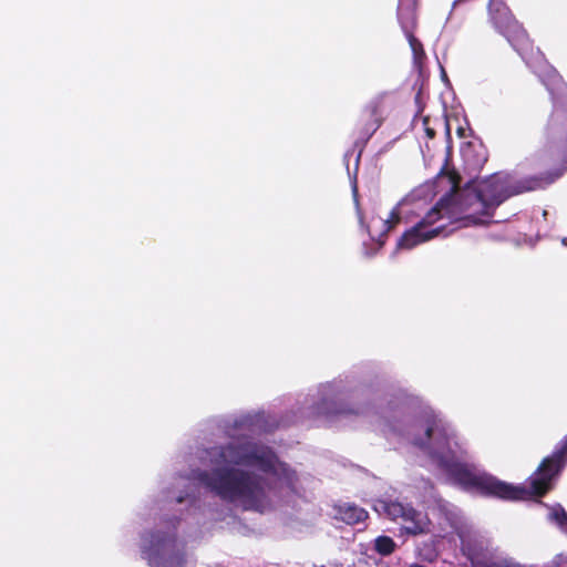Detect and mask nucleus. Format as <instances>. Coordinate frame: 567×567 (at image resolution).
Here are the masks:
<instances>
[{
    "label": "nucleus",
    "mask_w": 567,
    "mask_h": 567,
    "mask_svg": "<svg viewBox=\"0 0 567 567\" xmlns=\"http://www.w3.org/2000/svg\"><path fill=\"white\" fill-rule=\"evenodd\" d=\"M382 508L391 520H401V534L409 536L425 535L431 532V520L425 513L414 508L411 504L398 501L382 502Z\"/></svg>",
    "instance_id": "obj_8"
},
{
    "label": "nucleus",
    "mask_w": 567,
    "mask_h": 567,
    "mask_svg": "<svg viewBox=\"0 0 567 567\" xmlns=\"http://www.w3.org/2000/svg\"><path fill=\"white\" fill-rule=\"evenodd\" d=\"M198 478L221 499L240 501L246 511L264 513L270 506L268 482L261 475L241 468L220 467L202 472Z\"/></svg>",
    "instance_id": "obj_2"
},
{
    "label": "nucleus",
    "mask_w": 567,
    "mask_h": 567,
    "mask_svg": "<svg viewBox=\"0 0 567 567\" xmlns=\"http://www.w3.org/2000/svg\"><path fill=\"white\" fill-rule=\"evenodd\" d=\"M487 14L492 27L506 38L523 60L529 62L542 55L540 50L534 45L527 31L504 0H488Z\"/></svg>",
    "instance_id": "obj_5"
},
{
    "label": "nucleus",
    "mask_w": 567,
    "mask_h": 567,
    "mask_svg": "<svg viewBox=\"0 0 567 567\" xmlns=\"http://www.w3.org/2000/svg\"><path fill=\"white\" fill-rule=\"evenodd\" d=\"M556 446L567 456V435Z\"/></svg>",
    "instance_id": "obj_22"
},
{
    "label": "nucleus",
    "mask_w": 567,
    "mask_h": 567,
    "mask_svg": "<svg viewBox=\"0 0 567 567\" xmlns=\"http://www.w3.org/2000/svg\"><path fill=\"white\" fill-rule=\"evenodd\" d=\"M423 436H415L413 444L425 451L437 467L465 489H475L485 496L504 501H524L543 497L554 488L555 481L567 465V456L557 446L543 458L535 473L529 477V486L513 485L487 473H476L461 463L451 447L450 435L444 422L434 414H426L417 421Z\"/></svg>",
    "instance_id": "obj_1"
},
{
    "label": "nucleus",
    "mask_w": 567,
    "mask_h": 567,
    "mask_svg": "<svg viewBox=\"0 0 567 567\" xmlns=\"http://www.w3.org/2000/svg\"><path fill=\"white\" fill-rule=\"evenodd\" d=\"M551 517L558 523L560 526L567 525V512L561 507L558 506L555 508L551 513Z\"/></svg>",
    "instance_id": "obj_19"
},
{
    "label": "nucleus",
    "mask_w": 567,
    "mask_h": 567,
    "mask_svg": "<svg viewBox=\"0 0 567 567\" xmlns=\"http://www.w3.org/2000/svg\"><path fill=\"white\" fill-rule=\"evenodd\" d=\"M464 161L472 166L473 169H481L487 162L486 151L482 147L468 145L463 152Z\"/></svg>",
    "instance_id": "obj_14"
},
{
    "label": "nucleus",
    "mask_w": 567,
    "mask_h": 567,
    "mask_svg": "<svg viewBox=\"0 0 567 567\" xmlns=\"http://www.w3.org/2000/svg\"><path fill=\"white\" fill-rule=\"evenodd\" d=\"M560 175V171H549L535 176L513 179L507 175L494 174L475 187L478 194L473 195V198L485 209H496L511 196L544 188Z\"/></svg>",
    "instance_id": "obj_3"
},
{
    "label": "nucleus",
    "mask_w": 567,
    "mask_h": 567,
    "mask_svg": "<svg viewBox=\"0 0 567 567\" xmlns=\"http://www.w3.org/2000/svg\"><path fill=\"white\" fill-rule=\"evenodd\" d=\"M426 132L430 137H433L435 134L433 130H427Z\"/></svg>",
    "instance_id": "obj_24"
},
{
    "label": "nucleus",
    "mask_w": 567,
    "mask_h": 567,
    "mask_svg": "<svg viewBox=\"0 0 567 567\" xmlns=\"http://www.w3.org/2000/svg\"><path fill=\"white\" fill-rule=\"evenodd\" d=\"M462 183L461 175L452 167H449L447 162L441 168L435 177V186L439 190H446L444 196H450L455 203L457 200L458 189Z\"/></svg>",
    "instance_id": "obj_11"
},
{
    "label": "nucleus",
    "mask_w": 567,
    "mask_h": 567,
    "mask_svg": "<svg viewBox=\"0 0 567 567\" xmlns=\"http://www.w3.org/2000/svg\"><path fill=\"white\" fill-rule=\"evenodd\" d=\"M396 547V543L385 535L378 536L373 542V550L383 557L392 555Z\"/></svg>",
    "instance_id": "obj_16"
},
{
    "label": "nucleus",
    "mask_w": 567,
    "mask_h": 567,
    "mask_svg": "<svg viewBox=\"0 0 567 567\" xmlns=\"http://www.w3.org/2000/svg\"><path fill=\"white\" fill-rule=\"evenodd\" d=\"M456 220V204L450 196H443L440 200L417 221L413 227L403 233L398 240L400 249H412L413 247L437 237L445 226L434 225L441 219Z\"/></svg>",
    "instance_id": "obj_7"
},
{
    "label": "nucleus",
    "mask_w": 567,
    "mask_h": 567,
    "mask_svg": "<svg viewBox=\"0 0 567 567\" xmlns=\"http://www.w3.org/2000/svg\"><path fill=\"white\" fill-rule=\"evenodd\" d=\"M542 81L553 102V110L545 126L548 151L565 158L567 156V84L556 71L550 72Z\"/></svg>",
    "instance_id": "obj_4"
},
{
    "label": "nucleus",
    "mask_w": 567,
    "mask_h": 567,
    "mask_svg": "<svg viewBox=\"0 0 567 567\" xmlns=\"http://www.w3.org/2000/svg\"><path fill=\"white\" fill-rule=\"evenodd\" d=\"M401 220L400 214L396 210H392L390 214V217L384 221L385 229L381 237L385 236L386 233H389L391 229L395 227L396 224H399Z\"/></svg>",
    "instance_id": "obj_18"
},
{
    "label": "nucleus",
    "mask_w": 567,
    "mask_h": 567,
    "mask_svg": "<svg viewBox=\"0 0 567 567\" xmlns=\"http://www.w3.org/2000/svg\"><path fill=\"white\" fill-rule=\"evenodd\" d=\"M404 34L409 41L414 59L420 60L421 58L425 56L423 45L421 41L414 35V31L405 32Z\"/></svg>",
    "instance_id": "obj_17"
},
{
    "label": "nucleus",
    "mask_w": 567,
    "mask_h": 567,
    "mask_svg": "<svg viewBox=\"0 0 567 567\" xmlns=\"http://www.w3.org/2000/svg\"><path fill=\"white\" fill-rule=\"evenodd\" d=\"M258 416H245L243 420H240L239 425L240 426H252L258 421Z\"/></svg>",
    "instance_id": "obj_20"
},
{
    "label": "nucleus",
    "mask_w": 567,
    "mask_h": 567,
    "mask_svg": "<svg viewBox=\"0 0 567 567\" xmlns=\"http://www.w3.org/2000/svg\"><path fill=\"white\" fill-rule=\"evenodd\" d=\"M476 188L466 187L457 196L456 220L464 221L465 226L487 224L488 218L494 215L495 209H485L474 200L473 195H477Z\"/></svg>",
    "instance_id": "obj_10"
},
{
    "label": "nucleus",
    "mask_w": 567,
    "mask_h": 567,
    "mask_svg": "<svg viewBox=\"0 0 567 567\" xmlns=\"http://www.w3.org/2000/svg\"><path fill=\"white\" fill-rule=\"evenodd\" d=\"M382 97L371 100L360 111L353 127L354 146L361 150L382 124Z\"/></svg>",
    "instance_id": "obj_9"
},
{
    "label": "nucleus",
    "mask_w": 567,
    "mask_h": 567,
    "mask_svg": "<svg viewBox=\"0 0 567 567\" xmlns=\"http://www.w3.org/2000/svg\"><path fill=\"white\" fill-rule=\"evenodd\" d=\"M408 567H426V566L414 563V564L409 565Z\"/></svg>",
    "instance_id": "obj_23"
},
{
    "label": "nucleus",
    "mask_w": 567,
    "mask_h": 567,
    "mask_svg": "<svg viewBox=\"0 0 567 567\" xmlns=\"http://www.w3.org/2000/svg\"><path fill=\"white\" fill-rule=\"evenodd\" d=\"M353 194H354V202H355V206H357V209H358V214H359L360 219L362 220L363 219V215L361 213L360 205H359L357 186H354V188H353Z\"/></svg>",
    "instance_id": "obj_21"
},
{
    "label": "nucleus",
    "mask_w": 567,
    "mask_h": 567,
    "mask_svg": "<svg viewBox=\"0 0 567 567\" xmlns=\"http://www.w3.org/2000/svg\"><path fill=\"white\" fill-rule=\"evenodd\" d=\"M217 462L236 466L257 467L260 471H274L276 452L268 445L238 440L216 449Z\"/></svg>",
    "instance_id": "obj_6"
},
{
    "label": "nucleus",
    "mask_w": 567,
    "mask_h": 567,
    "mask_svg": "<svg viewBox=\"0 0 567 567\" xmlns=\"http://www.w3.org/2000/svg\"><path fill=\"white\" fill-rule=\"evenodd\" d=\"M417 1L399 0L398 20L404 33L414 31L417 25Z\"/></svg>",
    "instance_id": "obj_12"
},
{
    "label": "nucleus",
    "mask_w": 567,
    "mask_h": 567,
    "mask_svg": "<svg viewBox=\"0 0 567 567\" xmlns=\"http://www.w3.org/2000/svg\"><path fill=\"white\" fill-rule=\"evenodd\" d=\"M261 472L277 476L280 481H284L288 486H293L298 478L296 471L292 470L288 464L281 462L277 455L276 463L274 465V471Z\"/></svg>",
    "instance_id": "obj_15"
},
{
    "label": "nucleus",
    "mask_w": 567,
    "mask_h": 567,
    "mask_svg": "<svg viewBox=\"0 0 567 567\" xmlns=\"http://www.w3.org/2000/svg\"><path fill=\"white\" fill-rule=\"evenodd\" d=\"M334 509L336 518L348 525H357L369 517L368 512L355 504L344 503L336 506Z\"/></svg>",
    "instance_id": "obj_13"
}]
</instances>
